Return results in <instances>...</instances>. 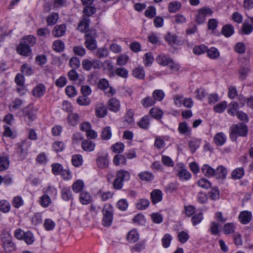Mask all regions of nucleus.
<instances>
[{
    "label": "nucleus",
    "mask_w": 253,
    "mask_h": 253,
    "mask_svg": "<svg viewBox=\"0 0 253 253\" xmlns=\"http://www.w3.org/2000/svg\"><path fill=\"white\" fill-rule=\"evenodd\" d=\"M227 174V170L225 167L220 166L215 170V175L217 178L223 179Z\"/></svg>",
    "instance_id": "27"
},
{
    "label": "nucleus",
    "mask_w": 253,
    "mask_h": 253,
    "mask_svg": "<svg viewBox=\"0 0 253 253\" xmlns=\"http://www.w3.org/2000/svg\"><path fill=\"white\" fill-rule=\"evenodd\" d=\"M245 174V171L243 168H238L235 169L232 172V177L234 179H239L241 178Z\"/></svg>",
    "instance_id": "40"
},
{
    "label": "nucleus",
    "mask_w": 253,
    "mask_h": 253,
    "mask_svg": "<svg viewBox=\"0 0 253 253\" xmlns=\"http://www.w3.org/2000/svg\"><path fill=\"white\" fill-rule=\"evenodd\" d=\"M102 62L96 59H85L82 61V66L85 71H90L92 68L99 69L101 67Z\"/></svg>",
    "instance_id": "3"
},
{
    "label": "nucleus",
    "mask_w": 253,
    "mask_h": 253,
    "mask_svg": "<svg viewBox=\"0 0 253 253\" xmlns=\"http://www.w3.org/2000/svg\"><path fill=\"white\" fill-rule=\"evenodd\" d=\"M145 71L142 67H138L132 71V75L138 79H143L145 77Z\"/></svg>",
    "instance_id": "30"
},
{
    "label": "nucleus",
    "mask_w": 253,
    "mask_h": 253,
    "mask_svg": "<svg viewBox=\"0 0 253 253\" xmlns=\"http://www.w3.org/2000/svg\"><path fill=\"white\" fill-rule=\"evenodd\" d=\"M226 140V135L223 132L216 133L214 137V142L218 146L223 145L225 143Z\"/></svg>",
    "instance_id": "24"
},
{
    "label": "nucleus",
    "mask_w": 253,
    "mask_h": 253,
    "mask_svg": "<svg viewBox=\"0 0 253 253\" xmlns=\"http://www.w3.org/2000/svg\"><path fill=\"white\" fill-rule=\"evenodd\" d=\"M102 224L105 227L110 226L113 219V208L110 205H105L103 210Z\"/></svg>",
    "instance_id": "2"
},
{
    "label": "nucleus",
    "mask_w": 253,
    "mask_h": 253,
    "mask_svg": "<svg viewBox=\"0 0 253 253\" xmlns=\"http://www.w3.org/2000/svg\"><path fill=\"white\" fill-rule=\"evenodd\" d=\"M177 176L181 180H187L191 178V174L186 169H182L178 171Z\"/></svg>",
    "instance_id": "39"
},
{
    "label": "nucleus",
    "mask_w": 253,
    "mask_h": 253,
    "mask_svg": "<svg viewBox=\"0 0 253 253\" xmlns=\"http://www.w3.org/2000/svg\"><path fill=\"white\" fill-rule=\"evenodd\" d=\"M31 145V141L30 140H25L22 141L17 145L16 149L17 153L22 155L23 158H25L27 154V152Z\"/></svg>",
    "instance_id": "7"
},
{
    "label": "nucleus",
    "mask_w": 253,
    "mask_h": 253,
    "mask_svg": "<svg viewBox=\"0 0 253 253\" xmlns=\"http://www.w3.org/2000/svg\"><path fill=\"white\" fill-rule=\"evenodd\" d=\"M9 161L7 157H0V171H3L7 169L9 167Z\"/></svg>",
    "instance_id": "49"
},
{
    "label": "nucleus",
    "mask_w": 253,
    "mask_h": 253,
    "mask_svg": "<svg viewBox=\"0 0 253 253\" xmlns=\"http://www.w3.org/2000/svg\"><path fill=\"white\" fill-rule=\"evenodd\" d=\"M171 240V236L169 234H166L162 239V245L163 247L165 248H168L169 247Z\"/></svg>",
    "instance_id": "58"
},
{
    "label": "nucleus",
    "mask_w": 253,
    "mask_h": 253,
    "mask_svg": "<svg viewBox=\"0 0 253 253\" xmlns=\"http://www.w3.org/2000/svg\"><path fill=\"white\" fill-rule=\"evenodd\" d=\"M109 51L107 48L101 47L97 49L95 53V56L99 58H105L108 56Z\"/></svg>",
    "instance_id": "48"
},
{
    "label": "nucleus",
    "mask_w": 253,
    "mask_h": 253,
    "mask_svg": "<svg viewBox=\"0 0 253 253\" xmlns=\"http://www.w3.org/2000/svg\"><path fill=\"white\" fill-rule=\"evenodd\" d=\"M150 201L146 199L139 200L136 204V208L140 210H144L147 209L150 205Z\"/></svg>",
    "instance_id": "41"
},
{
    "label": "nucleus",
    "mask_w": 253,
    "mask_h": 253,
    "mask_svg": "<svg viewBox=\"0 0 253 253\" xmlns=\"http://www.w3.org/2000/svg\"><path fill=\"white\" fill-rule=\"evenodd\" d=\"M95 147V144L89 140H84L82 143V147L85 151H92L94 150Z\"/></svg>",
    "instance_id": "26"
},
{
    "label": "nucleus",
    "mask_w": 253,
    "mask_h": 253,
    "mask_svg": "<svg viewBox=\"0 0 253 253\" xmlns=\"http://www.w3.org/2000/svg\"><path fill=\"white\" fill-rule=\"evenodd\" d=\"M78 29L81 32H86L89 29V20L86 18L83 19L79 23Z\"/></svg>",
    "instance_id": "32"
},
{
    "label": "nucleus",
    "mask_w": 253,
    "mask_h": 253,
    "mask_svg": "<svg viewBox=\"0 0 253 253\" xmlns=\"http://www.w3.org/2000/svg\"><path fill=\"white\" fill-rule=\"evenodd\" d=\"M23 101L18 98H16L9 105L8 108L11 112H13L19 109L22 106Z\"/></svg>",
    "instance_id": "22"
},
{
    "label": "nucleus",
    "mask_w": 253,
    "mask_h": 253,
    "mask_svg": "<svg viewBox=\"0 0 253 253\" xmlns=\"http://www.w3.org/2000/svg\"><path fill=\"white\" fill-rule=\"evenodd\" d=\"M46 87L42 84H39L33 90V95L36 97H41L45 92Z\"/></svg>",
    "instance_id": "17"
},
{
    "label": "nucleus",
    "mask_w": 253,
    "mask_h": 253,
    "mask_svg": "<svg viewBox=\"0 0 253 253\" xmlns=\"http://www.w3.org/2000/svg\"><path fill=\"white\" fill-rule=\"evenodd\" d=\"M178 130L180 134H185L186 135H189L191 131V128L188 126V124L185 122L179 123Z\"/></svg>",
    "instance_id": "20"
},
{
    "label": "nucleus",
    "mask_w": 253,
    "mask_h": 253,
    "mask_svg": "<svg viewBox=\"0 0 253 253\" xmlns=\"http://www.w3.org/2000/svg\"><path fill=\"white\" fill-rule=\"evenodd\" d=\"M150 197L152 203L155 205L162 200V192L159 189H154L151 192Z\"/></svg>",
    "instance_id": "12"
},
{
    "label": "nucleus",
    "mask_w": 253,
    "mask_h": 253,
    "mask_svg": "<svg viewBox=\"0 0 253 253\" xmlns=\"http://www.w3.org/2000/svg\"><path fill=\"white\" fill-rule=\"evenodd\" d=\"M165 40L170 44H178L181 43L180 38L175 34L168 33L165 36Z\"/></svg>",
    "instance_id": "13"
},
{
    "label": "nucleus",
    "mask_w": 253,
    "mask_h": 253,
    "mask_svg": "<svg viewBox=\"0 0 253 253\" xmlns=\"http://www.w3.org/2000/svg\"><path fill=\"white\" fill-rule=\"evenodd\" d=\"M66 26L65 24L55 26L52 30V34L55 37H60L64 36L66 33Z\"/></svg>",
    "instance_id": "14"
},
{
    "label": "nucleus",
    "mask_w": 253,
    "mask_h": 253,
    "mask_svg": "<svg viewBox=\"0 0 253 253\" xmlns=\"http://www.w3.org/2000/svg\"><path fill=\"white\" fill-rule=\"evenodd\" d=\"M10 209V205L9 203L6 200H1L0 201V211L6 213Z\"/></svg>",
    "instance_id": "61"
},
{
    "label": "nucleus",
    "mask_w": 253,
    "mask_h": 253,
    "mask_svg": "<svg viewBox=\"0 0 253 253\" xmlns=\"http://www.w3.org/2000/svg\"><path fill=\"white\" fill-rule=\"evenodd\" d=\"M80 60L77 57L71 58L69 61V65L72 69H78L80 66Z\"/></svg>",
    "instance_id": "64"
},
{
    "label": "nucleus",
    "mask_w": 253,
    "mask_h": 253,
    "mask_svg": "<svg viewBox=\"0 0 253 253\" xmlns=\"http://www.w3.org/2000/svg\"><path fill=\"white\" fill-rule=\"evenodd\" d=\"M150 117L148 115H146L137 122V124L141 128L147 129L150 125Z\"/></svg>",
    "instance_id": "25"
},
{
    "label": "nucleus",
    "mask_w": 253,
    "mask_h": 253,
    "mask_svg": "<svg viewBox=\"0 0 253 253\" xmlns=\"http://www.w3.org/2000/svg\"><path fill=\"white\" fill-rule=\"evenodd\" d=\"M165 96L164 91L161 89H157L153 91L152 94V97L153 99H155V101H162Z\"/></svg>",
    "instance_id": "50"
},
{
    "label": "nucleus",
    "mask_w": 253,
    "mask_h": 253,
    "mask_svg": "<svg viewBox=\"0 0 253 253\" xmlns=\"http://www.w3.org/2000/svg\"><path fill=\"white\" fill-rule=\"evenodd\" d=\"M138 239L139 235L135 230H131L128 233L127 239L129 243H135Z\"/></svg>",
    "instance_id": "37"
},
{
    "label": "nucleus",
    "mask_w": 253,
    "mask_h": 253,
    "mask_svg": "<svg viewBox=\"0 0 253 253\" xmlns=\"http://www.w3.org/2000/svg\"><path fill=\"white\" fill-rule=\"evenodd\" d=\"M200 141L197 139L191 140L188 142V146L191 152L194 153L200 146Z\"/></svg>",
    "instance_id": "57"
},
{
    "label": "nucleus",
    "mask_w": 253,
    "mask_h": 253,
    "mask_svg": "<svg viewBox=\"0 0 253 253\" xmlns=\"http://www.w3.org/2000/svg\"><path fill=\"white\" fill-rule=\"evenodd\" d=\"M95 113L96 116L97 117H105L107 114L106 106L102 103H98L95 106Z\"/></svg>",
    "instance_id": "10"
},
{
    "label": "nucleus",
    "mask_w": 253,
    "mask_h": 253,
    "mask_svg": "<svg viewBox=\"0 0 253 253\" xmlns=\"http://www.w3.org/2000/svg\"><path fill=\"white\" fill-rule=\"evenodd\" d=\"M230 137L232 141H236L238 136L245 137L248 132L246 125L240 123L238 124L233 125L230 128Z\"/></svg>",
    "instance_id": "1"
},
{
    "label": "nucleus",
    "mask_w": 253,
    "mask_h": 253,
    "mask_svg": "<svg viewBox=\"0 0 253 253\" xmlns=\"http://www.w3.org/2000/svg\"><path fill=\"white\" fill-rule=\"evenodd\" d=\"M47 157L44 152H41L36 157V161L41 165H45L47 162Z\"/></svg>",
    "instance_id": "56"
},
{
    "label": "nucleus",
    "mask_w": 253,
    "mask_h": 253,
    "mask_svg": "<svg viewBox=\"0 0 253 253\" xmlns=\"http://www.w3.org/2000/svg\"><path fill=\"white\" fill-rule=\"evenodd\" d=\"M52 48L56 51H62L64 49V43L61 40H56L53 43Z\"/></svg>",
    "instance_id": "51"
},
{
    "label": "nucleus",
    "mask_w": 253,
    "mask_h": 253,
    "mask_svg": "<svg viewBox=\"0 0 253 253\" xmlns=\"http://www.w3.org/2000/svg\"><path fill=\"white\" fill-rule=\"evenodd\" d=\"M172 20L174 23L181 24L186 22V18L182 14H177L173 17Z\"/></svg>",
    "instance_id": "62"
},
{
    "label": "nucleus",
    "mask_w": 253,
    "mask_h": 253,
    "mask_svg": "<svg viewBox=\"0 0 253 253\" xmlns=\"http://www.w3.org/2000/svg\"><path fill=\"white\" fill-rule=\"evenodd\" d=\"M92 198L91 195L86 191L81 192L79 197V201L83 205H87L90 203Z\"/></svg>",
    "instance_id": "16"
},
{
    "label": "nucleus",
    "mask_w": 253,
    "mask_h": 253,
    "mask_svg": "<svg viewBox=\"0 0 253 253\" xmlns=\"http://www.w3.org/2000/svg\"><path fill=\"white\" fill-rule=\"evenodd\" d=\"M252 213L248 211H242L239 215L240 221L244 224H246L250 222L252 219Z\"/></svg>",
    "instance_id": "18"
},
{
    "label": "nucleus",
    "mask_w": 253,
    "mask_h": 253,
    "mask_svg": "<svg viewBox=\"0 0 253 253\" xmlns=\"http://www.w3.org/2000/svg\"><path fill=\"white\" fill-rule=\"evenodd\" d=\"M20 42L31 48L36 44L37 39L32 35H27L23 37L21 39Z\"/></svg>",
    "instance_id": "15"
},
{
    "label": "nucleus",
    "mask_w": 253,
    "mask_h": 253,
    "mask_svg": "<svg viewBox=\"0 0 253 253\" xmlns=\"http://www.w3.org/2000/svg\"><path fill=\"white\" fill-rule=\"evenodd\" d=\"M213 13V11L209 7H203L198 10L197 14L196 16V21L198 24L203 23L206 17L211 16Z\"/></svg>",
    "instance_id": "5"
},
{
    "label": "nucleus",
    "mask_w": 253,
    "mask_h": 253,
    "mask_svg": "<svg viewBox=\"0 0 253 253\" xmlns=\"http://www.w3.org/2000/svg\"><path fill=\"white\" fill-rule=\"evenodd\" d=\"M198 185L204 189H207L211 186V182L205 178H202L197 181Z\"/></svg>",
    "instance_id": "55"
},
{
    "label": "nucleus",
    "mask_w": 253,
    "mask_h": 253,
    "mask_svg": "<svg viewBox=\"0 0 253 253\" xmlns=\"http://www.w3.org/2000/svg\"><path fill=\"white\" fill-rule=\"evenodd\" d=\"M141 103L144 107H149L153 105L155 101L152 97L147 96L141 100Z\"/></svg>",
    "instance_id": "45"
},
{
    "label": "nucleus",
    "mask_w": 253,
    "mask_h": 253,
    "mask_svg": "<svg viewBox=\"0 0 253 253\" xmlns=\"http://www.w3.org/2000/svg\"><path fill=\"white\" fill-rule=\"evenodd\" d=\"M79 116L76 113L70 114L67 117V121L68 123L72 126H77L79 123Z\"/></svg>",
    "instance_id": "34"
},
{
    "label": "nucleus",
    "mask_w": 253,
    "mask_h": 253,
    "mask_svg": "<svg viewBox=\"0 0 253 253\" xmlns=\"http://www.w3.org/2000/svg\"><path fill=\"white\" fill-rule=\"evenodd\" d=\"M97 87L98 88L104 91L107 90L109 87L108 81L105 79H100L97 84Z\"/></svg>",
    "instance_id": "63"
},
{
    "label": "nucleus",
    "mask_w": 253,
    "mask_h": 253,
    "mask_svg": "<svg viewBox=\"0 0 253 253\" xmlns=\"http://www.w3.org/2000/svg\"><path fill=\"white\" fill-rule=\"evenodd\" d=\"M171 59L165 55H160L157 58L158 64L163 66L168 65Z\"/></svg>",
    "instance_id": "53"
},
{
    "label": "nucleus",
    "mask_w": 253,
    "mask_h": 253,
    "mask_svg": "<svg viewBox=\"0 0 253 253\" xmlns=\"http://www.w3.org/2000/svg\"><path fill=\"white\" fill-rule=\"evenodd\" d=\"M227 103L225 101H223L216 104L213 107V110L217 113H221L224 111L226 108Z\"/></svg>",
    "instance_id": "43"
},
{
    "label": "nucleus",
    "mask_w": 253,
    "mask_h": 253,
    "mask_svg": "<svg viewBox=\"0 0 253 253\" xmlns=\"http://www.w3.org/2000/svg\"><path fill=\"white\" fill-rule=\"evenodd\" d=\"M107 107L109 110L117 112L120 109V103L116 98H112L108 100Z\"/></svg>",
    "instance_id": "11"
},
{
    "label": "nucleus",
    "mask_w": 253,
    "mask_h": 253,
    "mask_svg": "<svg viewBox=\"0 0 253 253\" xmlns=\"http://www.w3.org/2000/svg\"><path fill=\"white\" fill-rule=\"evenodd\" d=\"M96 163L98 168L102 169L107 168L109 166L108 154H98Z\"/></svg>",
    "instance_id": "8"
},
{
    "label": "nucleus",
    "mask_w": 253,
    "mask_h": 253,
    "mask_svg": "<svg viewBox=\"0 0 253 253\" xmlns=\"http://www.w3.org/2000/svg\"><path fill=\"white\" fill-rule=\"evenodd\" d=\"M1 240L6 252H11L14 249V244L11 241V237L7 232H2L1 234Z\"/></svg>",
    "instance_id": "4"
},
{
    "label": "nucleus",
    "mask_w": 253,
    "mask_h": 253,
    "mask_svg": "<svg viewBox=\"0 0 253 253\" xmlns=\"http://www.w3.org/2000/svg\"><path fill=\"white\" fill-rule=\"evenodd\" d=\"M84 45L90 50H94L97 48V41L94 34L87 33L85 35Z\"/></svg>",
    "instance_id": "6"
},
{
    "label": "nucleus",
    "mask_w": 253,
    "mask_h": 253,
    "mask_svg": "<svg viewBox=\"0 0 253 253\" xmlns=\"http://www.w3.org/2000/svg\"><path fill=\"white\" fill-rule=\"evenodd\" d=\"M221 34L226 38H229L234 33V28L231 24L224 25L221 29Z\"/></svg>",
    "instance_id": "19"
},
{
    "label": "nucleus",
    "mask_w": 253,
    "mask_h": 253,
    "mask_svg": "<svg viewBox=\"0 0 253 253\" xmlns=\"http://www.w3.org/2000/svg\"><path fill=\"white\" fill-rule=\"evenodd\" d=\"M235 227L233 223H227L224 224L223 231L225 234H229L234 233Z\"/></svg>",
    "instance_id": "52"
},
{
    "label": "nucleus",
    "mask_w": 253,
    "mask_h": 253,
    "mask_svg": "<svg viewBox=\"0 0 253 253\" xmlns=\"http://www.w3.org/2000/svg\"><path fill=\"white\" fill-rule=\"evenodd\" d=\"M77 102L80 105L87 106L90 104L91 101L87 96H80L77 99Z\"/></svg>",
    "instance_id": "46"
},
{
    "label": "nucleus",
    "mask_w": 253,
    "mask_h": 253,
    "mask_svg": "<svg viewBox=\"0 0 253 253\" xmlns=\"http://www.w3.org/2000/svg\"><path fill=\"white\" fill-rule=\"evenodd\" d=\"M62 198L66 201L73 200L72 191L69 188H64L61 191Z\"/></svg>",
    "instance_id": "29"
},
{
    "label": "nucleus",
    "mask_w": 253,
    "mask_h": 253,
    "mask_svg": "<svg viewBox=\"0 0 253 253\" xmlns=\"http://www.w3.org/2000/svg\"><path fill=\"white\" fill-rule=\"evenodd\" d=\"M134 112L131 109H129L124 117V123L128 126H133L134 124L133 119Z\"/></svg>",
    "instance_id": "21"
},
{
    "label": "nucleus",
    "mask_w": 253,
    "mask_h": 253,
    "mask_svg": "<svg viewBox=\"0 0 253 253\" xmlns=\"http://www.w3.org/2000/svg\"><path fill=\"white\" fill-rule=\"evenodd\" d=\"M72 187L75 193L82 192L84 187V183L83 180L78 179L73 184Z\"/></svg>",
    "instance_id": "33"
},
{
    "label": "nucleus",
    "mask_w": 253,
    "mask_h": 253,
    "mask_svg": "<svg viewBox=\"0 0 253 253\" xmlns=\"http://www.w3.org/2000/svg\"><path fill=\"white\" fill-rule=\"evenodd\" d=\"M202 171L204 174L208 177L212 176L215 174V169L207 164H205L203 166Z\"/></svg>",
    "instance_id": "31"
},
{
    "label": "nucleus",
    "mask_w": 253,
    "mask_h": 253,
    "mask_svg": "<svg viewBox=\"0 0 253 253\" xmlns=\"http://www.w3.org/2000/svg\"><path fill=\"white\" fill-rule=\"evenodd\" d=\"M116 176L124 182L125 181H128L130 179V174L127 170L120 169L117 172Z\"/></svg>",
    "instance_id": "28"
},
{
    "label": "nucleus",
    "mask_w": 253,
    "mask_h": 253,
    "mask_svg": "<svg viewBox=\"0 0 253 253\" xmlns=\"http://www.w3.org/2000/svg\"><path fill=\"white\" fill-rule=\"evenodd\" d=\"M58 19V14L57 13H52L49 15L46 19L48 25L52 26L55 24Z\"/></svg>",
    "instance_id": "47"
},
{
    "label": "nucleus",
    "mask_w": 253,
    "mask_h": 253,
    "mask_svg": "<svg viewBox=\"0 0 253 253\" xmlns=\"http://www.w3.org/2000/svg\"><path fill=\"white\" fill-rule=\"evenodd\" d=\"M208 56L212 59L217 58L219 55V52L217 49L215 47H211L209 49H207Z\"/></svg>",
    "instance_id": "59"
},
{
    "label": "nucleus",
    "mask_w": 253,
    "mask_h": 253,
    "mask_svg": "<svg viewBox=\"0 0 253 253\" xmlns=\"http://www.w3.org/2000/svg\"><path fill=\"white\" fill-rule=\"evenodd\" d=\"M112 136V133L110 126L105 127L102 131L101 137L102 139L108 140Z\"/></svg>",
    "instance_id": "60"
},
{
    "label": "nucleus",
    "mask_w": 253,
    "mask_h": 253,
    "mask_svg": "<svg viewBox=\"0 0 253 253\" xmlns=\"http://www.w3.org/2000/svg\"><path fill=\"white\" fill-rule=\"evenodd\" d=\"M181 7L180 2L174 1L170 2L169 4V11L171 13H174L178 11Z\"/></svg>",
    "instance_id": "42"
},
{
    "label": "nucleus",
    "mask_w": 253,
    "mask_h": 253,
    "mask_svg": "<svg viewBox=\"0 0 253 253\" xmlns=\"http://www.w3.org/2000/svg\"><path fill=\"white\" fill-rule=\"evenodd\" d=\"M253 31V26L246 21L242 24L241 28V34L242 35H249Z\"/></svg>",
    "instance_id": "38"
},
{
    "label": "nucleus",
    "mask_w": 253,
    "mask_h": 253,
    "mask_svg": "<svg viewBox=\"0 0 253 253\" xmlns=\"http://www.w3.org/2000/svg\"><path fill=\"white\" fill-rule=\"evenodd\" d=\"M40 204L44 208L48 207L51 204V200L47 194H44L40 197Z\"/></svg>",
    "instance_id": "36"
},
{
    "label": "nucleus",
    "mask_w": 253,
    "mask_h": 253,
    "mask_svg": "<svg viewBox=\"0 0 253 253\" xmlns=\"http://www.w3.org/2000/svg\"><path fill=\"white\" fill-rule=\"evenodd\" d=\"M83 162L82 156L81 155H75L72 156V163L75 167L81 166Z\"/></svg>",
    "instance_id": "54"
},
{
    "label": "nucleus",
    "mask_w": 253,
    "mask_h": 253,
    "mask_svg": "<svg viewBox=\"0 0 253 253\" xmlns=\"http://www.w3.org/2000/svg\"><path fill=\"white\" fill-rule=\"evenodd\" d=\"M16 51L19 54L25 57L30 56L32 54L31 48L21 42L17 47Z\"/></svg>",
    "instance_id": "9"
},
{
    "label": "nucleus",
    "mask_w": 253,
    "mask_h": 253,
    "mask_svg": "<svg viewBox=\"0 0 253 253\" xmlns=\"http://www.w3.org/2000/svg\"><path fill=\"white\" fill-rule=\"evenodd\" d=\"M138 176L141 180L145 181H151L154 178L153 173L148 171H142L139 173Z\"/></svg>",
    "instance_id": "23"
},
{
    "label": "nucleus",
    "mask_w": 253,
    "mask_h": 253,
    "mask_svg": "<svg viewBox=\"0 0 253 253\" xmlns=\"http://www.w3.org/2000/svg\"><path fill=\"white\" fill-rule=\"evenodd\" d=\"M113 163L116 166L120 165H126V160L125 156L122 155H116L113 159Z\"/></svg>",
    "instance_id": "35"
},
{
    "label": "nucleus",
    "mask_w": 253,
    "mask_h": 253,
    "mask_svg": "<svg viewBox=\"0 0 253 253\" xmlns=\"http://www.w3.org/2000/svg\"><path fill=\"white\" fill-rule=\"evenodd\" d=\"M149 113L152 117L158 120L161 119L163 115V112L157 108L151 109Z\"/></svg>",
    "instance_id": "44"
}]
</instances>
